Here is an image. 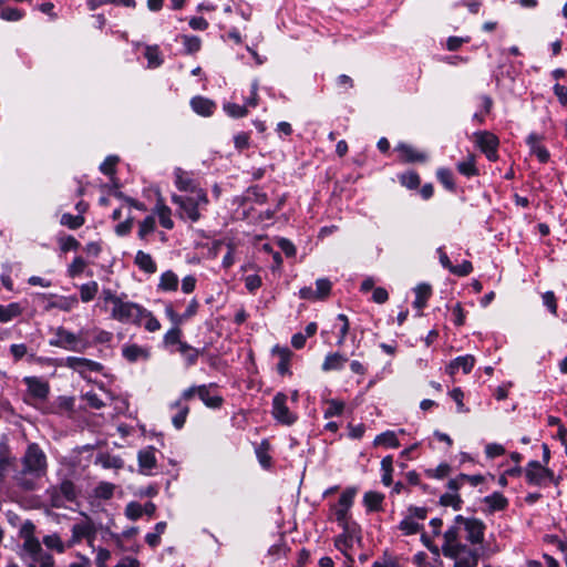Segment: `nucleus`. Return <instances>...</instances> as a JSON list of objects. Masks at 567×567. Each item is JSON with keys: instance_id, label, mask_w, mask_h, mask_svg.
<instances>
[{"instance_id": "obj_1", "label": "nucleus", "mask_w": 567, "mask_h": 567, "mask_svg": "<svg viewBox=\"0 0 567 567\" xmlns=\"http://www.w3.org/2000/svg\"><path fill=\"white\" fill-rule=\"evenodd\" d=\"M486 526L476 517L457 515L443 534L442 554L453 560L452 567H477L480 554L475 546L484 540Z\"/></svg>"}, {"instance_id": "obj_2", "label": "nucleus", "mask_w": 567, "mask_h": 567, "mask_svg": "<svg viewBox=\"0 0 567 567\" xmlns=\"http://www.w3.org/2000/svg\"><path fill=\"white\" fill-rule=\"evenodd\" d=\"M48 473V458L37 443H30L17 462L12 480L23 491H34L38 482Z\"/></svg>"}, {"instance_id": "obj_3", "label": "nucleus", "mask_w": 567, "mask_h": 567, "mask_svg": "<svg viewBox=\"0 0 567 567\" xmlns=\"http://www.w3.org/2000/svg\"><path fill=\"white\" fill-rule=\"evenodd\" d=\"M34 526L28 523L22 528L23 544L20 551V558L25 567H52L54 565L53 556L44 550L38 538L33 536Z\"/></svg>"}, {"instance_id": "obj_4", "label": "nucleus", "mask_w": 567, "mask_h": 567, "mask_svg": "<svg viewBox=\"0 0 567 567\" xmlns=\"http://www.w3.org/2000/svg\"><path fill=\"white\" fill-rule=\"evenodd\" d=\"M172 199L178 205L182 217L190 221H197L200 218L199 208L208 204L205 190H196V193L187 195H173Z\"/></svg>"}, {"instance_id": "obj_5", "label": "nucleus", "mask_w": 567, "mask_h": 567, "mask_svg": "<svg viewBox=\"0 0 567 567\" xmlns=\"http://www.w3.org/2000/svg\"><path fill=\"white\" fill-rule=\"evenodd\" d=\"M49 344L73 352H84L90 347V342L83 338V330L74 333L64 327L54 329Z\"/></svg>"}, {"instance_id": "obj_6", "label": "nucleus", "mask_w": 567, "mask_h": 567, "mask_svg": "<svg viewBox=\"0 0 567 567\" xmlns=\"http://www.w3.org/2000/svg\"><path fill=\"white\" fill-rule=\"evenodd\" d=\"M143 308V306L127 300L124 296L115 307L111 308V318L124 324L141 326Z\"/></svg>"}, {"instance_id": "obj_7", "label": "nucleus", "mask_w": 567, "mask_h": 567, "mask_svg": "<svg viewBox=\"0 0 567 567\" xmlns=\"http://www.w3.org/2000/svg\"><path fill=\"white\" fill-rule=\"evenodd\" d=\"M22 382L27 390L23 396L25 403L38 408L49 396L50 385L47 380L41 377H24Z\"/></svg>"}, {"instance_id": "obj_8", "label": "nucleus", "mask_w": 567, "mask_h": 567, "mask_svg": "<svg viewBox=\"0 0 567 567\" xmlns=\"http://www.w3.org/2000/svg\"><path fill=\"white\" fill-rule=\"evenodd\" d=\"M50 503L53 507H64L66 502H73L76 498V487L70 480H63L59 486H53L47 491Z\"/></svg>"}, {"instance_id": "obj_9", "label": "nucleus", "mask_w": 567, "mask_h": 567, "mask_svg": "<svg viewBox=\"0 0 567 567\" xmlns=\"http://www.w3.org/2000/svg\"><path fill=\"white\" fill-rule=\"evenodd\" d=\"M339 526L343 532L336 537L334 547L352 561L348 551L355 542H360V528L354 522L339 524Z\"/></svg>"}, {"instance_id": "obj_10", "label": "nucleus", "mask_w": 567, "mask_h": 567, "mask_svg": "<svg viewBox=\"0 0 567 567\" xmlns=\"http://www.w3.org/2000/svg\"><path fill=\"white\" fill-rule=\"evenodd\" d=\"M70 546L81 543L86 539L90 547L93 548V543L96 537L97 529L93 520L84 515V519L75 523L71 528Z\"/></svg>"}, {"instance_id": "obj_11", "label": "nucleus", "mask_w": 567, "mask_h": 567, "mask_svg": "<svg viewBox=\"0 0 567 567\" xmlns=\"http://www.w3.org/2000/svg\"><path fill=\"white\" fill-rule=\"evenodd\" d=\"M63 365L79 373L83 379H89L91 373H101L104 369L100 362L81 357H68Z\"/></svg>"}, {"instance_id": "obj_12", "label": "nucleus", "mask_w": 567, "mask_h": 567, "mask_svg": "<svg viewBox=\"0 0 567 567\" xmlns=\"http://www.w3.org/2000/svg\"><path fill=\"white\" fill-rule=\"evenodd\" d=\"M287 395L277 393L272 399V416L276 421L285 425H292L297 421V415L287 406Z\"/></svg>"}, {"instance_id": "obj_13", "label": "nucleus", "mask_w": 567, "mask_h": 567, "mask_svg": "<svg viewBox=\"0 0 567 567\" xmlns=\"http://www.w3.org/2000/svg\"><path fill=\"white\" fill-rule=\"evenodd\" d=\"M474 137L477 147L485 154L486 158L491 162L497 161V136L487 131H478L474 133Z\"/></svg>"}, {"instance_id": "obj_14", "label": "nucleus", "mask_w": 567, "mask_h": 567, "mask_svg": "<svg viewBox=\"0 0 567 567\" xmlns=\"http://www.w3.org/2000/svg\"><path fill=\"white\" fill-rule=\"evenodd\" d=\"M525 476L528 484L545 485L554 481V472L540 465L537 461H530L525 468Z\"/></svg>"}, {"instance_id": "obj_15", "label": "nucleus", "mask_w": 567, "mask_h": 567, "mask_svg": "<svg viewBox=\"0 0 567 567\" xmlns=\"http://www.w3.org/2000/svg\"><path fill=\"white\" fill-rule=\"evenodd\" d=\"M355 495H357L355 487H348L340 495L338 503L333 506V514H334V517H336V520L338 524H344V523L351 522L349 519V509L351 508V506L353 504V499H354Z\"/></svg>"}, {"instance_id": "obj_16", "label": "nucleus", "mask_w": 567, "mask_h": 567, "mask_svg": "<svg viewBox=\"0 0 567 567\" xmlns=\"http://www.w3.org/2000/svg\"><path fill=\"white\" fill-rule=\"evenodd\" d=\"M156 450L153 446H147L141 450L137 454L138 471L143 475H153L154 470L157 467Z\"/></svg>"}, {"instance_id": "obj_17", "label": "nucleus", "mask_w": 567, "mask_h": 567, "mask_svg": "<svg viewBox=\"0 0 567 567\" xmlns=\"http://www.w3.org/2000/svg\"><path fill=\"white\" fill-rule=\"evenodd\" d=\"M475 359L473 355H461L450 362V364L446 367V372L450 375H454L457 373V371L462 370L463 373L467 374L472 371Z\"/></svg>"}, {"instance_id": "obj_18", "label": "nucleus", "mask_w": 567, "mask_h": 567, "mask_svg": "<svg viewBox=\"0 0 567 567\" xmlns=\"http://www.w3.org/2000/svg\"><path fill=\"white\" fill-rule=\"evenodd\" d=\"M175 175V185L181 192H185L188 194L196 193V190H203L198 185L194 182L190 175L184 172L182 168H176L174 172Z\"/></svg>"}, {"instance_id": "obj_19", "label": "nucleus", "mask_w": 567, "mask_h": 567, "mask_svg": "<svg viewBox=\"0 0 567 567\" xmlns=\"http://www.w3.org/2000/svg\"><path fill=\"white\" fill-rule=\"evenodd\" d=\"M395 150L401 154L402 158L409 163L425 162L427 158L425 153L420 152L405 143H400L396 145Z\"/></svg>"}, {"instance_id": "obj_20", "label": "nucleus", "mask_w": 567, "mask_h": 567, "mask_svg": "<svg viewBox=\"0 0 567 567\" xmlns=\"http://www.w3.org/2000/svg\"><path fill=\"white\" fill-rule=\"evenodd\" d=\"M179 279L173 270H166L159 276L157 290L163 292H173L178 288Z\"/></svg>"}, {"instance_id": "obj_21", "label": "nucleus", "mask_w": 567, "mask_h": 567, "mask_svg": "<svg viewBox=\"0 0 567 567\" xmlns=\"http://www.w3.org/2000/svg\"><path fill=\"white\" fill-rule=\"evenodd\" d=\"M214 384H203L198 385V398L203 401V403L208 408H219L223 403L221 396L212 393L210 389Z\"/></svg>"}, {"instance_id": "obj_22", "label": "nucleus", "mask_w": 567, "mask_h": 567, "mask_svg": "<svg viewBox=\"0 0 567 567\" xmlns=\"http://www.w3.org/2000/svg\"><path fill=\"white\" fill-rule=\"evenodd\" d=\"M347 361L348 358L346 355L339 352H331L326 355L321 369L324 372L339 371L344 367Z\"/></svg>"}, {"instance_id": "obj_23", "label": "nucleus", "mask_w": 567, "mask_h": 567, "mask_svg": "<svg viewBox=\"0 0 567 567\" xmlns=\"http://www.w3.org/2000/svg\"><path fill=\"white\" fill-rule=\"evenodd\" d=\"M193 111L202 116H209L214 113L215 103L203 96H195L190 100Z\"/></svg>"}, {"instance_id": "obj_24", "label": "nucleus", "mask_w": 567, "mask_h": 567, "mask_svg": "<svg viewBox=\"0 0 567 567\" xmlns=\"http://www.w3.org/2000/svg\"><path fill=\"white\" fill-rule=\"evenodd\" d=\"M134 264L138 267L140 270L150 275L155 274L157 270V266L153 257L143 250H138L136 252Z\"/></svg>"}, {"instance_id": "obj_25", "label": "nucleus", "mask_w": 567, "mask_h": 567, "mask_svg": "<svg viewBox=\"0 0 567 567\" xmlns=\"http://www.w3.org/2000/svg\"><path fill=\"white\" fill-rule=\"evenodd\" d=\"M123 357L128 362H137L140 360H147L148 359V351L147 349L137 346V344H126L122 349Z\"/></svg>"}, {"instance_id": "obj_26", "label": "nucleus", "mask_w": 567, "mask_h": 567, "mask_svg": "<svg viewBox=\"0 0 567 567\" xmlns=\"http://www.w3.org/2000/svg\"><path fill=\"white\" fill-rule=\"evenodd\" d=\"M169 408L172 410L177 411L176 414L172 416V423L177 430H181L186 422V417L189 413V408L188 405L184 404L181 400H176L175 402H173L169 405Z\"/></svg>"}, {"instance_id": "obj_27", "label": "nucleus", "mask_w": 567, "mask_h": 567, "mask_svg": "<svg viewBox=\"0 0 567 567\" xmlns=\"http://www.w3.org/2000/svg\"><path fill=\"white\" fill-rule=\"evenodd\" d=\"M16 464L14 457L6 451V446L0 445V482L4 481L10 470H14Z\"/></svg>"}, {"instance_id": "obj_28", "label": "nucleus", "mask_w": 567, "mask_h": 567, "mask_svg": "<svg viewBox=\"0 0 567 567\" xmlns=\"http://www.w3.org/2000/svg\"><path fill=\"white\" fill-rule=\"evenodd\" d=\"M456 168L460 174L466 177H473L478 175V168L476 167V161L474 154H468L467 157L456 164Z\"/></svg>"}, {"instance_id": "obj_29", "label": "nucleus", "mask_w": 567, "mask_h": 567, "mask_svg": "<svg viewBox=\"0 0 567 567\" xmlns=\"http://www.w3.org/2000/svg\"><path fill=\"white\" fill-rule=\"evenodd\" d=\"M415 300L413 301L414 308L420 312L426 306V302L432 293L431 287L426 284H420L414 289Z\"/></svg>"}, {"instance_id": "obj_30", "label": "nucleus", "mask_w": 567, "mask_h": 567, "mask_svg": "<svg viewBox=\"0 0 567 567\" xmlns=\"http://www.w3.org/2000/svg\"><path fill=\"white\" fill-rule=\"evenodd\" d=\"M384 496L378 492H367L363 496V504L369 512H378L381 509Z\"/></svg>"}, {"instance_id": "obj_31", "label": "nucleus", "mask_w": 567, "mask_h": 567, "mask_svg": "<svg viewBox=\"0 0 567 567\" xmlns=\"http://www.w3.org/2000/svg\"><path fill=\"white\" fill-rule=\"evenodd\" d=\"M50 298H56V309L69 312L78 307L79 299L75 295L72 296H56L49 295Z\"/></svg>"}, {"instance_id": "obj_32", "label": "nucleus", "mask_w": 567, "mask_h": 567, "mask_svg": "<svg viewBox=\"0 0 567 567\" xmlns=\"http://www.w3.org/2000/svg\"><path fill=\"white\" fill-rule=\"evenodd\" d=\"M22 308L18 302H12L7 306L0 305V322H9L20 316Z\"/></svg>"}, {"instance_id": "obj_33", "label": "nucleus", "mask_w": 567, "mask_h": 567, "mask_svg": "<svg viewBox=\"0 0 567 567\" xmlns=\"http://www.w3.org/2000/svg\"><path fill=\"white\" fill-rule=\"evenodd\" d=\"M484 503L488 506L489 511H503L507 507L508 502L501 493H493L484 498Z\"/></svg>"}, {"instance_id": "obj_34", "label": "nucleus", "mask_w": 567, "mask_h": 567, "mask_svg": "<svg viewBox=\"0 0 567 567\" xmlns=\"http://www.w3.org/2000/svg\"><path fill=\"white\" fill-rule=\"evenodd\" d=\"M95 463L100 464L103 468L120 470L124 466V462L121 457L111 454H100Z\"/></svg>"}, {"instance_id": "obj_35", "label": "nucleus", "mask_w": 567, "mask_h": 567, "mask_svg": "<svg viewBox=\"0 0 567 567\" xmlns=\"http://www.w3.org/2000/svg\"><path fill=\"white\" fill-rule=\"evenodd\" d=\"M147 60V68L155 69L162 65L163 58L157 45H147L144 53Z\"/></svg>"}, {"instance_id": "obj_36", "label": "nucleus", "mask_w": 567, "mask_h": 567, "mask_svg": "<svg viewBox=\"0 0 567 567\" xmlns=\"http://www.w3.org/2000/svg\"><path fill=\"white\" fill-rule=\"evenodd\" d=\"M374 444L375 445H383L385 447H392V449H396V447L400 446V442L398 440V435L393 431H385V432L379 434L374 439Z\"/></svg>"}, {"instance_id": "obj_37", "label": "nucleus", "mask_w": 567, "mask_h": 567, "mask_svg": "<svg viewBox=\"0 0 567 567\" xmlns=\"http://www.w3.org/2000/svg\"><path fill=\"white\" fill-rule=\"evenodd\" d=\"M156 220L154 216H147L140 223L137 236L142 240H146L147 236L154 233Z\"/></svg>"}, {"instance_id": "obj_38", "label": "nucleus", "mask_w": 567, "mask_h": 567, "mask_svg": "<svg viewBox=\"0 0 567 567\" xmlns=\"http://www.w3.org/2000/svg\"><path fill=\"white\" fill-rule=\"evenodd\" d=\"M143 312L141 316V326H144V328L150 332H155L159 330L161 323L159 321L153 316V313L147 310L146 308H143Z\"/></svg>"}, {"instance_id": "obj_39", "label": "nucleus", "mask_w": 567, "mask_h": 567, "mask_svg": "<svg viewBox=\"0 0 567 567\" xmlns=\"http://www.w3.org/2000/svg\"><path fill=\"white\" fill-rule=\"evenodd\" d=\"M337 320L340 321V324H336L334 328H338V340L337 346L341 347L344 343L347 334L349 333L350 324L348 317L343 313H339L337 316Z\"/></svg>"}, {"instance_id": "obj_40", "label": "nucleus", "mask_w": 567, "mask_h": 567, "mask_svg": "<svg viewBox=\"0 0 567 567\" xmlns=\"http://www.w3.org/2000/svg\"><path fill=\"white\" fill-rule=\"evenodd\" d=\"M155 210L162 227L166 229H172L174 227V223L173 219L171 218V209L165 205L157 204Z\"/></svg>"}, {"instance_id": "obj_41", "label": "nucleus", "mask_w": 567, "mask_h": 567, "mask_svg": "<svg viewBox=\"0 0 567 567\" xmlns=\"http://www.w3.org/2000/svg\"><path fill=\"white\" fill-rule=\"evenodd\" d=\"M99 291V285L96 281H90L83 284L80 287V296L83 302H89L93 300Z\"/></svg>"}, {"instance_id": "obj_42", "label": "nucleus", "mask_w": 567, "mask_h": 567, "mask_svg": "<svg viewBox=\"0 0 567 567\" xmlns=\"http://www.w3.org/2000/svg\"><path fill=\"white\" fill-rule=\"evenodd\" d=\"M343 410L344 403L342 401L331 399L327 401V409L323 412V416L324 419L339 416L342 414Z\"/></svg>"}, {"instance_id": "obj_43", "label": "nucleus", "mask_w": 567, "mask_h": 567, "mask_svg": "<svg viewBox=\"0 0 567 567\" xmlns=\"http://www.w3.org/2000/svg\"><path fill=\"white\" fill-rule=\"evenodd\" d=\"M422 525L415 520L413 517H405L401 520L399 528L404 533V535H414L422 529Z\"/></svg>"}, {"instance_id": "obj_44", "label": "nucleus", "mask_w": 567, "mask_h": 567, "mask_svg": "<svg viewBox=\"0 0 567 567\" xmlns=\"http://www.w3.org/2000/svg\"><path fill=\"white\" fill-rule=\"evenodd\" d=\"M332 284L327 278H319L316 281V297L318 300H324L331 292Z\"/></svg>"}, {"instance_id": "obj_45", "label": "nucleus", "mask_w": 567, "mask_h": 567, "mask_svg": "<svg viewBox=\"0 0 567 567\" xmlns=\"http://www.w3.org/2000/svg\"><path fill=\"white\" fill-rule=\"evenodd\" d=\"M178 351L184 357L188 365L196 363L198 359V350L187 344L186 342H179Z\"/></svg>"}, {"instance_id": "obj_46", "label": "nucleus", "mask_w": 567, "mask_h": 567, "mask_svg": "<svg viewBox=\"0 0 567 567\" xmlns=\"http://www.w3.org/2000/svg\"><path fill=\"white\" fill-rule=\"evenodd\" d=\"M182 43L186 53L193 54L200 50L202 41L197 35H182Z\"/></svg>"}, {"instance_id": "obj_47", "label": "nucleus", "mask_w": 567, "mask_h": 567, "mask_svg": "<svg viewBox=\"0 0 567 567\" xmlns=\"http://www.w3.org/2000/svg\"><path fill=\"white\" fill-rule=\"evenodd\" d=\"M85 219L82 215H72L65 213L61 216V225L66 226L70 229H78L84 224Z\"/></svg>"}, {"instance_id": "obj_48", "label": "nucleus", "mask_w": 567, "mask_h": 567, "mask_svg": "<svg viewBox=\"0 0 567 567\" xmlns=\"http://www.w3.org/2000/svg\"><path fill=\"white\" fill-rule=\"evenodd\" d=\"M24 12L17 8L11 7H1L0 8V19L9 22H16L23 18Z\"/></svg>"}, {"instance_id": "obj_49", "label": "nucleus", "mask_w": 567, "mask_h": 567, "mask_svg": "<svg viewBox=\"0 0 567 567\" xmlns=\"http://www.w3.org/2000/svg\"><path fill=\"white\" fill-rule=\"evenodd\" d=\"M436 177L439 182L449 190L455 189V183L453 179V174L449 168L441 167L436 172Z\"/></svg>"}, {"instance_id": "obj_50", "label": "nucleus", "mask_w": 567, "mask_h": 567, "mask_svg": "<svg viewBox=\"0 0 567 567\" xmlns=\"http://www.w3.org/2000/svg\"><path fill=\"white\" fill-rule=\"evenodd\" d=\"M382 483L385 486H390L392 483V471H393V458L392 456H385L381 461Z\"/></svg>"}, {"instance_id": "obj_51", "label": "nucleus", "mask_w": 567, "mask_h": 567, "mask_svg": "<svg viewBox=\"0 0 567 567\" xmlns=\"http://www.w3.org/2000/svg\"><path fill=\"white\" fill-rule=\"evenodd\" d=\"M86 265V261L81 256L75 257L68 267V276L71 278L80 276L84 271Z\"/></svg>"}, {"instance_id": "obj_52", "label": "nucleus", "mask_w": 567, "mask_h": 567, "mask_svg": "<svg viewBox=\"0 0 567 567\" xmlns=\"http://www.w3.org/2000/svg\"><path fill=\"white\" fill-rule=\"evenodd\" d=\"M224 111L226 112L227 115L234 118L244 117L248 113L245 105H239L231 102L224 104Z\"/></svg>"}, {"instance_id": "obj_53", "label": "nucleus", "mask_w": 567, "mask_h": 567, "mask_svg": "<svg viewBox=\"0 0 567 567\" xmlns=\"http://www.w3.org/2000/svg\"><path fill=\"white\" fill-rule=\"evenodd\" d=\"M42 543L49 548L56 550L58 553H63L65 547L58 534H51L43 537Z\"/></svg>"}, {"instance_id": "obj_54", "label": "nucleus", "mask_w": 567, "mask_h": 567, "mask_svg": "<svg viewBox=\"0 0 567 567\" xmlns=\"http://www.w3.org/2000/svg\"><path fill=\"white\" fill-rule=\"evenodd\" d=\"M58 243L63 252L76 250L80 247V243L71 235L60 236Z\"/></svg>"}, {"instance_id": "obj_55", "label": "nucleus", "mask_w": 567, "mask_h": 567, "mask_svg": "<svg viewBox=\"0 0 567 567\" xmlns=\"http://www.w3.org/2000/svg\"><path fill=\"white\" fill-rule=\"evenodd\" d=\"M440 502L443 506H451L454 509H460L462 499L457 493H445L441 496Z\"/></svg>"}, {"instance_id": "obj_56", "label": "nucleus", "mask_w": 567, "mask_h": 567, "mask_svg": "<svg viewBox=\"0 0 567 567\" xmlns=\"http://www.w3.org/2000/svg\"><path fill=\"white\" fill-rule=\"evenodd\" d=\"M95 496L109 499L113 496L114 485L112 483L102 482L94 489Z\"/></svg>"}, {"instance_id": "obj_57", "label": "nucleus", "mask_w": 567, "mask_h": 567, "mask_svg": "<svg viewBox=\"0 0 567 567\" xmlns=\"http://www.w3.org/2000/svg\"><path fill=\"white\" fill-rule=\"evenodd\" d=\"M400 182L406 188L414 189L420 185V177L416 173L409 172L401 175Z\"/></svg>"}, {"instance_id": "obj_58", "label": "nucleus", "mask_w": 567, "mask_h": 567, "mask_svg": "<svg viewBox=\"0 0 567 567\" xmlns=\"http://www.w3.org/2000/svg\"><path fill=\"white\" fill-rule=\"evenodd\" d=\"M125 515L132 520L138 519L143 515V506L136 502L126 505Z\"/></svg>"}, {"instance_id": "obj_59", "label": "nucleus", "mask_w": 567, "mask_h": 567, "mask_svg": "<svg viewBox=\"0 0 567 567\" xmlns=\"http://www.w3.org/2000/svg\"><path fill=\"white\" fill-rule=\"evenodd\" d=\"M165 315L173 323V327L179 328L184 323L182 313H177L171 303L165 306Z\"/></svg>"}, {"instance_id": "obj_60", "label": "nucleus", "mask_w": 567, "mask_h": 567, "mask_svg": "<svg viewBox=\"0 0 567 567\" xmlns=\"http://www.w3.org/2000/svg\"><path fill=\"white\" fill-rule=\"evenodd\" d=\"M82 398L86 402V404L92 409L99 410L104 406V402L93 391L86 392L85 394H83Z\"/></svg>"}, {"instance_id": "obj_61", "label": "nucleus", "mask_w": 567, "mask_h": 567, "mask_svg": "<svg viewBox=\"0 0 567 567\" xmlns=\"http://www.w3.org/2000/svg\"><path fill=\"white\" fill-rule=\"evenodd\" d=\"M256 455L260 463V465L264 468H269L271 465V456L268 454L267 447L261 444L259 447L256 449Z\"/></svg>"}, {"instance_id": "obj_62", "label": "nucleus", "mask_w": 567, "mask_h": 567, "mask_svg": "<svg viewBox=\"0 0 567 567\" xmlns=\"http://www.w3.org/2000/svg\"><path fill=\"white\" fill-rule=\"evenodd\" d=\"M182 331L179 328L173 327L164 336L165 344H178L181 341Z\"/></svg>"}, {"instance_id": "obj_63", "label": "nucleus", "mask_w": 567, "mask_h": 567, "mask_svg": "<svg viewBox=\"0 0 567 567\" xmlns=\"http://www.w3.org/2000/svg\"><path fill=\"white\" fill-rule=\"evenodd\" d=\"M117 161L118 158L116 156H107L100 165V171L105 175H112Z\"/></svg>"}, {"instance_id": "obj_64", "label": "nucleus", "mask_w": 567, "mask_h": 567, "mask_svg": "<svg viewBox=\"0 0 567 567\" xmlns=\"http://www.w3.org/2000/svg\"><path fill=\"white\" fill-rule=\"evenodd\" d=\"M261 278L258 275H249L245 278V287L249 292H255L261 287Z\"/></svg>"}]
</instances>
